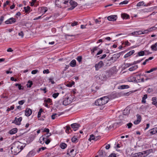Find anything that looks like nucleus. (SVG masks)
I'll return each instance as SVG.
<instances>
[{"label":"nucleus","instance_id":"19","mask_svg":"<svg viewBox=\"0 0 157 157\" xmlns=\"http://www.w3.org/2000/svg\"><path fill=\"white\" fill-rule=\"evenodd\" d=\"M51 135V133H47L45 134H44L43 136V137L42 139V140L44 141L45 140V139H48V137L50 136Z\"/></svg>","mask_w":157,"mask_h":157},{"label":"nucleus","instance_id":"55","mask_svg":"<svg viewBox=\"0 0 157 157\" xmlns=\"http://www.w3.org/2000/svg\"><path fill=\"white\" fill-rule=\"evenodd\" d=\"M128 1H125L120 3V4H126L128 3Z\"/></svg>","mask_w":157,"mask_h":157},{"label":"nucleus","instance_id":"31","mask_svg":"<svg viewBox=\"0 0 157 157\" xmlns=\"http://www.w3.org/2000/svg\"><path fill=\"white\" fill-rule=\"evenodd\" d=\"M36 152L32 150L29 152L28 155L29 156H34Z\"/></svg>","mask_w":157,"mask_h":157},{"label":"nucleus","instance_id":"59","mask_svg":"<svg viewBox=\"0 0 157 157\" xmlns=\"http://www.w3.org/2000/svg\"><path fill=\"white\" fill-rule=\"evenodd\" d=\"M44 132H47V133H49V130L48 128H45L44 130Z\"/></svg>","mask_w":157,"mask_h":157},{"label":"nucleus","instance_id":"42","mask_svg":"<svg viewBox=\"0 0 157 157\" xmlns=\"http://www.w3.org/2000/svg\"><path fill=\"white\" fill-rule=\"evenodd\" d=\"M59 95V93H54L52 95V97L54 98H56Z\"/></svg>","mask_w":157,"mask_h":157},{"label":"nucleus","instance_id":"13","mask_svg":"<svg viewBox=\"0 0 157 157\" xmlns=\"http://www.w3.org/2000/svg\"><path fill=\"white\" fill-rule=\"evenodd\" d=\"M79 124L77 123H74L71 125V127L75 131H76L79 127Z\"/></svg>","mask_w":157,"mask_h":157},{"label":"nucleus","instance_id":"60","mask_svg":"<svg viewBox=\"0 0 157 157\" xmlns=\"http://www.w3.org/2000/svg\"><path fill=\"white\" fill-rule=\"evenodd\" d=\"M137 32V35H140L141 34H143V32L141 31H136Z\"/></svg>","mask_w":157,"mask_h":157},{"label":"nucleus","instance_id":"8","mask_svg":"<svg viewBox=\"0 0 157 157\" xmlns=\"http://www.w3.org/2000/svg\"><path fill=\"white\" fill-rule=\"evenodd\" d=\"M16 22V20L15 19L12 17L10 18L8 20L6 21L5 22V23L7 24H11L13 23H14Z\"/></svg>","mask_w":157,"mask_h":157},{"label":"nucleus","instance_id":"63","mask_svg":"<svg viewBox=\"0 0 157 157\" xmlns=\"http://www.w3.org/2000/svg\"><path fill=\"white\" fill-rule=\"evenodd\" d=\"M152 91H153L152 89L151 88H150L148 89L147 90V92H148V93H150Z\"/></svg>","mask_w":157,"mask_h":157},{"label":"nucleus","instance_id":"15","mask_svg":"<svg viewBox=\"0 0 157 157\" xmlns=\"http://www.w3.org/2000/svg\"><path fill=\"white\" fill-rule=\"evenodd\" d=\"M134 157H145V156L142 152L136 153Z\"/></svg>","mask_w":157,"mask_h":157},{"label":"nucleus","instance_id":"46","mask_svg":"<svg viewBox=\"0 0 157 157\" xmlns=\"http://www.w3.org/2000/svg\"><path fill=\"white\" fill-rule=\"evenodd\" d=\"M143 59H141L139 60H137V61H134L133 62V64H136L137 63H140L141 61L143 60Z\"/></svg>","mask_w":157,"mask_h":157},{"label":"nucleus","instance_id":"56","mask_svg":"<svg viewBox=\"0 0 157 157\" xmlns=\"http://www.w3.org/2000/svg\"><path fill=\"white\" fill-rule=\"evenodd\" d=\"M101 153V155H102L103 156L106 155L105 153V151L101 150V151L100 152Z\"/></svg>","mask_w":157,"mask_h":157},{"label":"nucleus","instance_id":"47","mask_svg":"<svg viewBox=\"0 0 157 157\" xmlns=\"http://www.w3.org/2000/svg\"><path fill=\"white\" fill-rule=\"evenodd\" d=\"M108 157H117V156L115 153H113L111 154Z\"/></svg>","mask_w":157,"mask_h":157},{"label":"nucleus","instance_id":"24","mask_svg":"<svg viewBox=\"0 0 157 157\" xmlns=\"http://www.w3.org/2000/svg\"><path fill=\"white\" fill-rule=\"evenodd\" d=\"M17 131V128H14L10 131V134H13L16 133Z\"/></svg>","mask_w":157,"mask_h":157},{"label":"nucleus","instance_id":"43","mask_svg":"<svg viewBox=\"0 0 157 157\" xmlns=\"http://www.w3.org/2000/svg\"><path fill=\"white\" fill-rule=\"evenodd\" d=\"M44 102H45L51 103L52 101V100L51 99L48 98L47 99L45 100H44Z\"/></svg>","mask_w":157,"mask_h":157},{"label":"nucleus","instance_id":"39","mask_svg":"<svg viewBox=\"0 0 157 157\" xmlns=\"http://www.w3.org/2000/svg\"><path fill=\"white\" fill-rule=\"evenodd\" d=\"M18 35L19 36H21V38H23L24 36V33L22 31H21L18 33Z\"/></svg>","mask_w":157,"mask_h":157},{"label":"nucleus","instance_id":"57","mask_svg":"<svg viewBox=\"0 0 157 157\" xmlns=\"http://www.w3.org/2000/svg\"><path fill=\"white\" fill-rule=\"evenodd\" d=\"M49 80L51 82L52 84H53L55 83V82L53 81V78H50Z\"/></svg>","mask_w":157,"mask_h":157},{"label":"nucleus","instance_id":"45","mask_svg":"<svg viewBox=\"0 0 157 157\" xmlns=\"http://www.w3.org/2000/svg\"><path fill=\"white\" fill-rule=\"evenodd\" d=\"M4 19V17L3 16H1L0 18V25L2 24Z\"/></svg>","mask_w":157,"mask_h":157},{"label":"nucleus","instance_id":"62","mask_svg":"<svg viewBox=\"0 0 157 157\" xmlns=\"http://www.w3.org/2000/svg\"><path fill=\"white\" fill-rule=\"evenodd\" d=\"M149 32L148 29L146 30H144L143 32V34L144 33H148V32Z\"/></svg>","mask_w":157,"mask_h":157},{"label":"nucleus","instance_id":"54","mask_svg":"<svg viewBox=\"0 0 157 157\" xmlns=\"http://www.w3.org/2000/svg\"><path fill=\"white\" fill-rule=\"evenodd\" d=\"M43 73L44 74H48L49 73V71L48 69H46L43 71Z\"/></svg>","mask_w":157,"mask_h":157},{"label":"nucleus","instance_id":"23","mask_svg":"<svg viewBox=\"0 0 157 157\" xmlns=\"http://www.w3.org/2000/svg\"><path fill=\"white\" fill-rule=\"evenodd\" d=\"M150 133L151 135H153L157 132L156 128H154L150 130Z\"/></svg>","mask_w":157,"mask_h":157},{"label":"nucleus","instance_id":"64","mask_svg":"<svg viewBox=\"0 0 157 157\" xmlns=\"http://www.w3.org/2000/svg\"><path fill=\"white\" fill-rule=\"evenodd\" d=\"M156 97H153L152 98V102H155L156 101Z\"/></svg>","mask_w":157,"mask_h":157},{"label":"nucleus","instance_id":"33","mask_svg":"<svg viewBox=\"0 0 157 157\" xmlns=\"http://www.w3.org/2000/svg\"><path fill=\"white\" fill-rule=\"evenodd\" d=\"M144 2L143 1L140 2H138L136 5L137 6H141L144 5V6H147V5H144Z\"/></svg>","mask_w":157,"mask_h":157},{"label":"nucleus","instance_id":"25","mask_svg":"<svg viewBox=\"0 0 157 157\" xmlns=\"http://www.w3.org/2000/svg\"><path fill=\"white\" fill-rule=\"evenodd\" d=\"M129 110L126 109L124 110L123 114L124 115H128L129 113Z\"/></svg>","mask_w":157,"mask_h":157},{"label":"nucleus","instance_id":"21","mask_svg":"<svg viewBox=\"0 0 157 157\" xmlns=\"http://www.w3.org/2000/svg\"><path fill=\"white\" fill-rule=\"evenodd\" d=\"M157 42L155 43V44L152 45L151 47V48L152 50L156 51L157 50Z\"/></svg>","mask_w":157,"mask_h":157},{"label":"nucleus","instance_id":"34","mask_svg":"<svg viewBox=\"0 0 157 157\" xmlns=\"http://www.w3.org/2000/svg\"><path fill=\"white\" fill-rule=\"evenodd\" d=\"M24 9L25 13H28L30 10V7L29 6L24 7Z\"/></svg>","mask_w":157,"mask_h":157},{"label":"nucleus","instance_id":"29","mask_svg":"<svg viewBox=\"0 0 157 157\" xmlns=\"http://www.w3.org/2000/svg\"><path fill=\"white\" fill-rule=\"evenodd\" d=\"M60 114H58L56 113H54L52 114L51 116L52 119L53 120L56 117H58L59 116Z\"/></svg>","mask_w":157,"mask_h":157},{"label":"nucleus","instance_id":"17","mask_svg":"<svg viewBox=\"0 0 157 157\" xmlns=\"http://www.w3.org/2000/svg\"><path fill=\"white\" fill-rule=\"evenodd\" d=\"M135 52L134 50H132L126 54L124 56V57L126 58L133 54Z\"/></svg>","mask_w":157,"mask_h":157},{"label":"nucleus","instance_id":"2","mask_svg":"<svg viewBox=\"0 0 157 157\" xmlns=\"http://www.w3.org/2000/svg\"><path fill=\"white\" fill-rule=\"evenodd\" d=\"M56 1L59 2L61 3H62L65 4V6H71L70 8H68V10H73L77 5V3L72 0H70L69 1V0H56Z\"/></svg>","mask_w":157,"mask_h":157},{"label":"nucleus","instance_id":"26","mask_svg":"<svg viewBox=\"0 0 157 157\" xmlns=\"http://www.w3.org/2000/svg\"><path fill=\"white\" fill-rule=\"evenodd\" d=\"M138 68V66L137 65H135L134 66L132 67H130L128 70L130 71H133L136 69Z\"/></svg>","mask_w":157,"mask_h":157},{"label":"nucleus","instance_id":"5","mask_svg":"<svg viewBox=\"0 0 157 157\" xmlns=\"http://www.w3.org/2000/svg\"><path fill=\"white\" fill-rule=\"evenodd\" d=\"M67 154H69L71 157H74L76 155V153L73 149H69L68 150Z\"/></svg>","mask_w":157,"mask_h":157},{"label":"nucleus","instance_id":"53","mask_svg":"<svg viewBox=\"0 0 157 157\" xmlns=\"http://www.w3.org/2000/svg\"><path fill=\"white\" fill-rule=\"evenodd\" d=\"M78 22L77 21H74V22L72 23L71 24V25L72 26H74L78 24Z\"/></svg>","mask_w":157,"mask_h":157},{"label":"nucleus","instance_id":"3","mask_svg":"<svg viewBox=\"0 0 157 157\" xmlns=\"http://www.w3.org/2000/svg\"><path fill=\"white\" fill-rule=\"evenodd\" d=\"M62 101L63 102V105H67L70 104L72 102L68 97L64 98Z\"/></svg>","mask_w":157,"mask_h":157},{"label":"nucleus","instance_id":"37","mask_svg":"<svg viewBox=\"0 0 157 157\" xmlns=\"http://www.w3.org/2000/svg\"><path fill=\"white\" fill-rule=\"evenodd\" d=\"M121 89H124L129 88V86L128 85H123L121 86Z\"/></svg>","mask_w":157,"mask_h":157},{"label":"nucleus","instance_id":"58","mask_svg":"<svg viewBox=\"0 0 157 157\" xmlns=\"http://www.w3.org/2000/svg\"><path fill=\"white\" fill-rule=\"evenodd\" d=\"M46 87H44V88H40V90H42L44 91V93H46L47 92V91L46 90Z\"/></svg>","mask_w":157,"mask_h":157},{"label":"nucleus","instance_id":"49","mask_svg":"<svg viewBox=\"0 0 157 157\" xmlns=\"http://www.w3.org/2000/svg\"><path fill=\"white\" fill-rule=\"evenodd\" d=\"M127 125L128 127V128H130L132 125V124L131 123H129L127 124Z\"/></svg>","mask_w":157,"mask_h":157},{"label":"nucleus","instance_id":"10","mask_svg":"<svg viewBox=\"0 0 157 157\" xmlns=\"http://www.w3.org/2000/svg\"><path fill=\"white\" fill-rule=\"evenodd\" d=\"M95 105H103L102 98H100L97 100L95 103Z\"/></svg>","mask_w":157,"mask_h":157},{"label":"nucleus","instance_id":"7","mask_svg":"<svg viewBox=\"0 0 157 157\" xmlns=\"http://www.w3.org/2000/svg\"><path fill=\"white\" fill-rule=\"evenodd\" d=\"M22 120V118L21 117H20L18 118L15 117L14 121L12 122V123H14L17 125H20L21 124V122Z\"/></svg>","mask_w":157,"mask_h":157},{"label":"nucleus","instance_id":"4","mask_svg":"<svg viewBox=\"0 0 157 157\" xmlns=\"http://www.w3.org/2000/svg\"><path fill=\"white\" fill-rule=\"evenodd\" d=\"M104 65V64L102 61H100L98 63L95 64L94 67L96 71H98L99 69L102 67Z\"/></svg>","mask_w":157,"mask_h":157},{"label":"nucleus","instance_id":"61","mask_svg":"<svg viewBox=\"0 0 157 157\" xmlns=\"http://www.w3.org/2000/svg\"><path fill=\"white\" fill-rule=\"evenodd\" d=\"M103 50H100L97 54L96 56L100 55L102 53Z\"/></svg>","mask_w":157,"mask_h":157},{"label":"nucleus","instance_id":"32","mask_svg":"<svg viewBox=\"0 0 157 157\" xmlns=\"http://www.w3.org/2000/svg\"><path fill=\"white\" fill-rule=\"evenodd\" d=\"M33 85V82L31 81H29L26 86L30 88Z\"/></svg>","mask_w":157,"mask_h":157},{"label":"nucleus","instance_id":"44","mask_svg":"<svg viewBox=\"0 0 157 157\" xmlns=\"http://www.w3.org/2000/svg\"><path fill=\"white\" fill-rule=\"evenodd\" d=\"M77 140V138L76 137H75V136H74L71 139V140L73 142H74V143L76 142V141Z\"/></svg>","mask_w":157,"mask_h":157},{"label":"nucleus","instance_id":"20","mask_svg":"<svg viewBox=\"0 0 157 157\" xmlns=\"http://www.w3.org/2000/svg\"><path fill=\"white\" fill-rule=\"evenodd\" d=\"M121 16L124 19H128L129 18V15L125 13H122Z\"/></svg>","mask_w":157,"mask_h":157},{"label":"nucleus","instance_id":"6","mask_svg":"<svg viewBox=\"0 0 157 157\" xmlns=\"http://www.w3.org/2000/svg\"><path fill=\"white\" fill-rule=\"evenodd\" d=\"M100 137L99 136H96L95 133L94 134H91L90 136V137L89 139V140L91 141V140H94L95 141L97 140Z\"/></svg>","mask_w":157,"mask_h":157},{"label":"nucleus","instance_id":"48","mask_svg":"<svg viewBox=\"0 0 157 157\" xmlns=\"http://www.w3.org/2000/svg\"><path fill=\"white\" fill-rule=\"evenodd\" d=\"M25 101L24 100L19 101L18 102V104L20 105H22L25 103Z\"/></svg>","mask_w":157,"mask_h":157},{"label":"nucleus","instance_id":"27","mask_svg":"<svg viewBox=\"0 0 157 157\" xmlns=\"http://www.w3.org/2000/svg\"><path fill=\"white\" fill-rule=\"evenodd\" d=\"M147 98V95L144 94V97L142 98V102L143 103H146L145 99Z\"/></svg>","mask_w":157,"mask_h":157},{"label":"nucleus","instance_id":"22","mask_svg":"<svg viewBox=\"0 0 157 157\" xmlns=\"http://www.w3.org/2000/svg\"><path fill=\"white\" fill-rule=\"evenodd\" d=\"M70 66L72 67H75L76 65V61L75 60L73 59L72 60L70 63Z\"/></svg>","mask_w":157,"mask_h":157},{"label":"nucleus","instance_id":"14","mask_svg":"<svg viewBox=\"0 0 157 157\" xmlns=\"http://www.w3.org/2000/svg\"><path fill=\"white\" fill-rule=\"evenodd\" d=\"M32 111L29 108H27L25 110V115L29 117L32 114Z\"/></svg>","mask_w":157,"mask_h":157},{"label":"nucleus","instance_id":"18","mask_svg":"<svg viewBox=\"0 0 157 157\" xmlns=\"http://www.w3.org/2000/svg\"><path fill=\"white\" fill-rule=\"evenodd\" d=\"M120 57V55L119 54H115L113 55V56L110 58V60H114L115 61L116 59Z\"/></svg>","mask_w":157,"mask_h":157},{"label":"nucleus","instance_id":"30","mask_svg":"<svg viewBox=\"0 0 157 157\" xmlns=\"http://www.w3.org/2000/svg\"><path fill=\"white\" fill-rule=\"evenodd\" d=\"M67 146V145L65 143H62L60 145V147L62 149H65L66 147Z\"/></svg>","mask_w":157,"mask_h":157},{"label":"nucleus","instance_id":"50","mask_svg":"<svg viewBox=\"0 0 157 157\" xmlns=\"http://www.w3.org/2000/svg\"><path fill=\"white\" fill-rule=\"evenodd\" d=\"M156 27L155 26L152 27L151 28H150L148 29L149 32H151L153 30H154L155 29Z\"/></svg>","mask_w":157,"mask_h":157},{"label":"nucleus","instance_id":"35","mask_svg":"<svg viewBox=\"0 0 157 157\" xmlns=\"http://www.w3.org/2000/svg\"><path fill=\"white\" fill-rule=\"evenodd\" d=\"M145 53L144 51H141L140 52H139L138 53V55H137L136 56V57H137L138 56H144V55Z\"/></svg>","mask_w":157,"mask_h":157},{"label":"nucleus","instance_id":"41","mask_svg":"<svg viewBox=\"0 0 157 157\" xmlns=\"http://www.w3.org/2000/svg\"><path fill=\"white\" fill-rule=\"evenodd\" d=\"M137 120L139 122H140L141 119V117L140 115H139L138 114H137Z\"/></svg>","mask_w":157,"mask_h":157},{"label":"nucleus","instance_id":"52","mask_svg":"<svg viewBox=\"0 0 157 157\" xmlns=\"http://www.w3.org/2000/svg\"><path fill=\"white\" fill-rule=\"evenodd\" d=\"M66 132L67 133H68L69 132V130L71 129V128L69 126H66Z\"/></svg>","mask_w":157,"mask_h":157},{"label":"nucleus","instance_id":"16","mask_svg":"<svg viewBox=\"0 0 157 157\" xmlns=\"http://www.w3.org/2000/svg\"><path fill=\"white\" fill-rule=\"evenodd\" d=\"M101 98H102V101H103V105L107 103L109 99V98L107 97H104Z\"/></svg>","mask_w":157,"mask_h":157},{"label":"nucleus","instance_id":"38","mask_svg":"<svg viewBox=\"0 0 157 157\" xmlns=\"http://www.w3.org/2000/svg\"><path fill=\"white\" fill-rule=\"evenodd\" d=\"M45 142V143L46 144H48L51 141L49 139H45V140L43 141Z\"/></svg>","mask_w":157,"mask_h":157},{"label":"nucleus","instance_id":"36","mask_svg":"<svg viewBox=\"0 0 157 157\" xmlns=\"http://www.w3.org/2000/svg\"><path fill=\"white\" fill-rule=\"evenodd\" d=\"M43 112V109L42 108L40 109L38 113L37 117L38 118L40 117L41 113Z\"/></svg>","mask_w":157,"mask_h":157},{"label":"nucleus","instance_id":"12","mask_svg":"<svg viewBox=\"0 0 157 157\" xmlns=\"http://www.w3.org/2000/svg\"><path fill=\"white\" fill-rule=\"evenodd\" d=\"M39 10L40 11V12L44 14L48 10V9L46 7H42L39 8Z\"/></svg>","mask_w":157,"mask_h":157},{"label":"nucleus","instance_id":"9","mask_svg":"<svg viewBox=\"0 0 157 157\" xmlns=\"http://www.w3.org/2000/svg\"><path fill=\"white\" fill-rule=\"evenodd\" d=\"M117 18V16L116 15H112L107 17V19L108 20L112 21H116Z\"/></svg>","mask_w":157,"mask_h":157},{"label":"nucleus","instance_id":"40","mask_svg":"<svg viewBox=\"0 0 157 157\" xmlns=\"http://www.w3.org/2000/svg\"><path fill=\"white\" fill-rule=\"evenodd\" d=\"M82 57L81 56H78L77 58V60L79 63L82 61Z\"/></svg>","mask_w":157,"mask_h":157},{"label":"nucleus","instance_id":"11","mask_svg":"<svg viewBox=\"0 0 157 157\" xmlns=\"http://www.w3.org/2000/svg\"><path fill=\"white\" fill-rule=\"evenodd\" d=\"M153 150L152 149H150L149 150H147L146 151H143V154L145 156V157L147 156L150 153L153 152Z\"/></svg>","mask_w":157,"mask_h":157},{"label":"nucleus","instance_id":"1","mask_svg":"<svg viewBox=\"0 0 157 157\" xmlns=\"http://www.w3.org/2000/svg\"><path fill=\"white\" fill-rule=\"evenodd\" d=\"M25 145L23 146L22 143L19 141H16L12 145L11 150L12 153L14 155L19 153L25 147Z\"/></svg>","mask_w":157,"mask_h":157},{"label":"nucleus","instance_id":"51","mask_svg":"<svg viewBox=\"0 0 157 157\" xmlns=\"http://www.w3.org/2000/svg\"><path fill=\"white\" fill-rule=\"evenodd\" d=\"M38 72V70H33L31 72V73L32 74H36Z\"/></svg>","mask_w":157,"mask_h":157},{"label":"nucleus","instance_id":"28","mask_svg":"<svg viewBox=\"0 0 157 157\" xmlns=\"http://www.w3.org/2000/svg\"><path fill=\"white\" fill-rule=\"evenodd\" d=\"M15 86H18V88L19 90H23L24 87L22 86L20 84L18 83H16L15 84Z\"/></svg>","mask_w":157,"mask_h":157}]
</instances>
